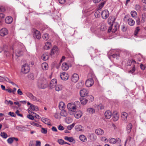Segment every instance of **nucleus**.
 Wrapping results in <instances>:
<instances>
[{
	"instance_id": "obj_1",
	"label": "nucleus",
	"mask_w": 146,
	"mask_h": 146,
	"mask_svg": "<svg viewBox=\"0 0 146 146\" xmlns=\"http://www.w3.org/2000/svg\"><path fill=\"white\" fill-rule=\"evenodd\" d=\"M106 29V28L104 26H97L93 25L90 28L91 32L94 33L99 37L101 36L102 34V33Z\"/></svg>"
},
{
	"instance_id": "obj_2",
	"label": "nucleus",
	"mask_w": 146,
	"mask_h": 146,
	"mask_svg": "<svg viewBox=\"0 0 146 146\" xmlns=\"http://www.w3.org/2000/svg\"><path fill=\"white\" fill-rule=\"evenodd\" d=\"M47 81L44 79H40L38 80L37 83V86L40 88L44 89L47 86Z\"/></svg>"
},
{
	"instance_id": "obj_3",
	"label": "nucleus",
	"mask_w": 146,
	"mask_h": 146,
	"mask_svg": "<svg viewBox=\"0 0 146 146\" xmlns=\"http://www.w3.org/2000/svg\"><path fill=\"white\" fill-rule=\"evenodd\" d=\"M32 31L33 33V36L34 38L38 39H39L40 38V33L39 31L35 29H32Z\"/></svg>"
},
{
	"instance_id": "obj_4",
	"label": "nucleus",
	"mask_w": 146,
	"mask_h": 146,
	"mask_svg": "<svg viewBox=\"0 0 146 146\" xmlns=\"http://www.w3.org/2000/svg\"><path fill=\"white\" fill-rule=\"evenodd\" d=\"M27 96L31 100L33 101L40 102V100L38 98H37L35 96H34L32 93L30 92H27L26 94Z\"/></svg>"
},
{
	"instance_id": "obj_5",
	"label": "nucleus",
	"mask_w": 146,
	"mask_h": 146,
	"mask_svg": "<svg viewBox=\"0 0 146 146\" xmlns=\"http://www.w3.org/2000/svg\"><path fill=\"white\" fill-rule=\"evenodd\" d=\"M30 70L29 66L27 64H24L22 67L21 71L22 72L25 74L28 73Z\"/></svg>"
},
{
	"instance_id": "obj_6",
	"label": "nucleus",
	"mask_w": 146,
	"mask_h": 146,
	"mask_svg": "<svg viewBox=\"0 0 146 146\" xmlns=\"http://www.w3.org/2000/svg\"><path fill=\"white\" fill-rule=\"evenodd\" d=\"M58 53V48L56 46H54L51 50L50 54L51 56L57 55Z\"/></svg>"
},
{
	"instance_id": "obj_7",
	"label": "nucleus",
	"mask_w": 146,
	"mask_h": 146,
	"mask_svg": "<svg viewBox=\"0 0 146 146\" xmlns=\"http://www.w3.org/2000/svg\"><path fill=\"white\" fill-rule=\"evenodd\" d=\"M67 108L68 110V113L71 115H73V103H69L67 105Z\"/></svg>"
},
{
	"instance_id": "obj_8",
	"label": "nucleus",
	"mask_w": 146,
	"mask_h": 146,
	"mask_svg": "<svg viewBox=\"0 0 146 146\" xmlns=\"http://www.w3.org/2000/svg\"><path fill=\"white\" fill-rule=\"evenodd\" d=\"M102 17L103 19H106L109 15V13L106 9L103 11L101 14Z\"/></svg>"
},
{
	"instance_id": "obj_9",
	"label": "nucleus",
	"mask_w": 146,
	"mask_h": 146,
	"mask_svg": "<svg viewBox=\"0 0 146 146\" xmlns=\"http://www.w3.org/2000/svg\"><path fill=\"white\" fill-rule=\"evenodd\" d=\"M94 84V81L92 78H90L87 80L86 82V86L88 87L91 86Z\"/></svg>"
},
{
	"instance_id": "obj_10",
	"label": "nucleus",
	"mask_w": 146,
	"mask_h": 146,
	"mask_svg": "<svg viewBox=\"0 0 146 146\" xmlns=\"http://www.w3.org/2000/svg\"><path fill=\"white\" fill-rule=\"evenodd\" d=\"M88 92L89 91L88 90L85 88H83L80 90V94L81 96L84 97L87 96L88 93Z\"/></svg>"
},
{
	"instance_id": "obj_11",
	"label": "nucleus",
	"mask_w": 146,
	"mask_h": 146,
	"mask_svg": "<svg viewBox=\"0 0 146 146\" xmlns=\"http://www.w3.org/2000/svg\"><path fill=\"white\" fill-rule=\"evenodd\" d=\"M8 30L5 28H3L0 30V35L4 36L7 35L8 34Z\"/></svg>"
},
{
	"instance_id": "obj_12",
	"label": "nucleus",
	"mask_w": 146,
	"mask_h": 146,
	"mask_svg": "<svg viewBox=\"0 0 146 146\" xmlns=\"http://www.w3.org/2000/svg\"><path fill=\"white\" fill-rule=\"evenodd\" d=\"M80 107V102L78 101H76L74 103V112L75 110H79Z\"/></svg>"
},
{
	"instance_id": "obj_13",
	"label": "nucleus",
	"mask_w": 146,
	"mask_h": 146,
	"mask_svg": "<svg viewBox=\"0 0 146 146\" xmlns=\"http://www.w3.org/2000/svg\"><path fill=\"white\" fill-rule=\"evenodd\" d=\"M88 137L92 141H95L96 139V135L92 133H89L88 135Z\"/></svg>"
},
{
	"instance_id": "obj_14",
	"label": "nucleus",
	"mask_w": 146,
	"mask_h": 146,
	"mask_svg": "<svg viewBox=\"0 0 146 146\" xmlns=\"http://www.w3.org/2000/svg\"><path fill=\"white\" fill-rule=\"evenodd\" d=\"M57 81L56 79H52L50 83V87L51 88H54L56 86Z\"/></svg>"
},
{
	"instance_id": "obj_15",
	"label": "nucleus",
	"mask_w": 146,
	"mask_h": 146,
	"mask_svg": "<svg viewBox=\"0 0 146 146\" xmlns=\"http://www.w3.org/2000/svg\"><path fill=\"white\" fill-rule=\"evenodd\" d=\"M60 76L62 80H67L68 78L67 74L65 72H63L62 73H61L60 75Z\"/></svg>"
},
{
	"instance_id": "obj_16",
	"label": "nucleus",
	"mask_w": 146,
	"mask_h": 146,
	"mask_svg": "<svg viewBox=\"0 0 146 146\" xmlns=\"http://www.w3.org/2000/svg\"><path fill=\"white\" fill-rule=\"evenodd\" d=\"M23 54V52L22 50L17 49L15 52V56L17 57H20Z\"/></svg>"
},
{
	"instance_id": "obj_17",
	"label": "nucleus",
	"mask_w": 146,
	"mask_h": 146,
	"mask_svg": "<svg viewBox=\"0 0 146 146\" xmlns=\"http://www.w3.org/2000/svg\"><path fill=\"white\" fill-rule=\"evenodd\" d=\"M113 30L112 32L115 33L117 31L119 27V25L116 23H114L112 25Z\"/></svg>"
},
{
	"instance_id": "obj_18",
	"label": "nucleus",
	"mask_w": 146,
	"mask_h": 146,
	"mask_svg": "<svg viewBox=\"0 0 146 146\" xmlns=\"http://www.w3.org/2000/svg\"><path fill=\"white\" fill-rule=\"evenodd\" d=\"M96 133L98 135H103L104 133V131L100 128L98 129L95 130Z\"/></svg>"
},
{
	"instance_id": "obj_19",
	"label": "nucleus",
	"mask_w": 146,
	"mask_h": 146,
	"mask_svg": "<svg viewBox=\"0 0 146 146\" xmlns=\"http://www.w3.org/2000/svg\"><path fill=\"white\" fill-rule=\"evenodd\" d=\"M104 115L106 118L109 119L111 117L112 115V113L110 111L107 110L104 113Z\"/></svg>"
},
{
	"instance_id": "obj_20",
	"label": "nucleus",
	"mask_w": 146,
	"mask_h": 146,
	"mask_svg": "<svg viewBox=\"0 0 146 146\" xmlns=\"http://www.w3.org/2000/svg\"><path fill=\"white\" fill-rule=\"evenodd\" d=\"M69 65L67 64L66 62L63 63L62 65V68L63 70L64 71H66L69 68Z\"/></svg>"
},
{
	"instance_id": "obj_21",
	"label": "nucleus",
	"mask_w": 146,
	"mask_h": 146,
	"mask_svg": "<svg viewBox=\"0 0 146 146\" xmlns=\"http://www.w3.org/2000/svg\"><path fill=\"white\" fill-rule=\"evenodd\" d=\"M41 120L45 124L48 125H51L50 124V120L49 119L46 118L42 117L41 119Z\"/></svg>"
},
{
	"instance_id": "obj_22",
	"label": "nucleus",
	"mask_w": 146,
	"mask_h": 146,
	"mask_svg": "<svg viewBox=\"0 0 146 146\" xmlns=\"http://www.w3.org/2000/svg\"><path fill=\"white\" fill-rule=\"evenodd\" d=\"M82 115V112L80 110L76 112L74 114L75 117L76 118H80Z\"/></svg>"
},
{
	"instance_id": "obj_23",
	"label": "nucleus",
	"mask_w": 146,
	"mask_h": 146,
	"mask_svg": "<svg viewBox=\"0 0 146 146\" xmlns=\"http://www.w3.org/2000/svg\"><path fill=\"white\" fill-rule=\"evenodd\" d=\"M13 21V19L10 16L7 17L5 19V23L8 24H11Z\"/></svg>"
},
{
	"instance_id": "obj_24",
	"label": "nucleus",
	"mask_w": 146,
	"mask_h": 146,
	"mask_svg": "<svg viewBox=\"0 0 146 146\" xmlns=\"http://www.w3.org/2000/svg\"><path fill=\"white\" fill-rule=\"evenodd\" d=\"M49 58V56L48 53H45L42 56V59L46 61L48 60Z\"/></svg>"
},
{
	"instance_id": "obj_25",
	"label": "nucleus",
	"mask_w": 146,
	"mask_h": 146,
	"mask_svg": "<svg viewBox=\"0 0 146 146\" xmlns=\"http://www.w3.org/2000/svg\"><path fill=\"white\" fill-rule=\"evenodd\" d=\"M58 107L60 110H63L65 107V104L62 102H60L59 104Z\"/></svg>"
},
{
	"instance_id": "obj_26",
	"label": "nucleus",
	"mask_w": 146,
	"mask_h": 146,
	"mask_svg": "<svg viewBox=\"0 0 146 146\" xmlns=\"http://www.w3.org/2000/svg\"><path fill=\"white\" fill-rule=\"evenodd\" d=\"M51 46V43L50 42H47L45 43V45L44 46V48L45 50H48L50 49Z\"/></svg>"
},
{
	"instance_id": "obj_27",
	"label": "nucleus",
	"mask_w": 146,
	"mask_h": 146,
	"mask_svg": "<svg viewBox=\"0 0 146 146\" xmlns=\"http://www.w3.org/2000/svg\"><path fill=\"white\" fill-rule=\"evenodd\" d=\"M75 129L77 131H84L83 130V127L80 125H78L75 126Z\"/></svg>"
},
{
	"instance_id": "obj_28",
	"label": "nucleus",
	"mask_w": 146,
	"mask_h": 146,
	"mask_svg": "<svg viewBox=\"0 0 146 146\" xmlns=\"http://www.w3.org/2000/svg\"><path fill=\"white\" fill-rule=\"evenodd\" d=\"M16 128L18 130L20 131H25V129L26 128V127L22 125H19L17 126Z\"/></svg>"
},
{
	"instance_id": "obj_29",
	"label": "nucleus",
	"mask_w": 146,
	"mask_h": 146,
	"mask_svg": "<svg viewBox=\"0 0 146 146\" xmlns=\"http://www.w3.org/2000/svg\"><path fill=\"white\" fill-rule=\"evenodd\" d=\"M132 127V125L131 123H129L127 126L126 129L127 132L129 133L131 132Z\"/></svg>"
},
{
	"instance_id": "obj_30",
	"label": "nucleus",
	"mask_w": 146,
	"mask_h": 146,
	"mask_svg": "<svg viewBox=\"0 0 146 146\" xmlns=\"http://www.w3.org/2000/svg\"><path fill=\"white\" fill-rule=\"evenodd\" d=\"M42 69L44 70H46L48 68V65L46 63H43L41 65Z\"/></svg>"
},
{
	"instance_id": "obj_31",
	"label": "nucleus",
	"mask_w": 146,
	"mask_h": 146,
	"mask_svg": "<svg viewBox=\"0 0 146 146\" xmlns=\"http://www.w3.org/2000/svg\"><path fill=\"white\" fill-rule=\"evenodd\" d=\"M87 111L91 114H92L95 113V110L92 108H90L87 109Z\"/></svg>"
},
{
	"instance_id": "obj_32",
	"label": "nucleus",
	"mask_w": 146,
	"mask_h": 146,
	"mask_svg": "<svg viewBox=\"0 0 146 146\" xmlns=\"http://www.w3.org/2000/svg\"><path fill=\"white\" fill-rule=\"evenodd\" d=\"M128 23L130 26H133L135 24V22L132 18H129L128 20Z\"/></svg>"
},
{
	"instance_id": "obj_33",
	"label": "nucleus",
	"mask_w": 146,
	"mask_h": 146,
	"mask_svg": "<svg viewBox=\"0 0 146 146\" xmlns=\"http://www.w3.org/2000/svg\"><path fill=\"white\" fill-rule=\"evenodd\" d=\"M81 103L83 105L86 104L88 102V100L86 98H82L80 99Z\"/></svg>"
},
{
	"instance_id": "obj_34",
	"label": "nucleus",
	"mask_w": 146,
	"mask_h": 146,
	"mask_svg": "<svg viewBox=\"0 0 146 146\" xmlns=\"http://www.w3.org/2000/svg\"><path fill=\"white\" fill-rule=\"evenodd\" d=\"M79 138L80 140L83 142H85L87 140L86 137L83 135H80L79 136Z\"/></svg>"
},
{
	"instance_id": "obj_35",
	"label": "nucleus",
	"mask_w": 146,
	"mask_h": 146,
	"mask_svg": "<svg viewBox=\"0 0 146 146\" xmlns=\"http://www.w3.org/2000/svg\"><path fill=\"white\" fill-rule=\"evenodd\" d=\"M119 118V116L117 113L113 112V119L114 121H117Z\"/></svg>"
},
{
	"instance_id": "obj_36",
	"label": "nucleus",
	"mask_w": 146,
	"mask_h": 146,
	"mask_svg": "<svg viewBox=\"0 0 146 146\" xmlns=\"http://www.w3.org/2000/svg\"><path fill=\"white\" fill-rule=\"evenodd\" d=\"M30 109L33 111H38V107L33 104H31L30 106Z\"/></svg>"
},
{
	"instance_id": "obj_37",
	"label": "nucleus",
	"mask_w": 146,
	"mask_h": 146,
	"mask_svg": "<svg viewBox=\"0 0 146 146\" xmlns=\"http://www.w3.org/2000/svg\"><path fill=\"white\" fill-rule=\"evenodd\" d=\"M79 80V76L76 73L74 74V82H76Z\"/></svg>"
},
{
	"instance_id": "obj_38",
	"label": "nucleus",
	"mask_w": 146,
	"mask_h": 146,
	"mask_svg": "<svg viewBox=\"0 0 146 146\" xmlns=\"http://www.w3.org/2000/svg\"><path fill=\"white\" fill-rule=\"evenodd\" d=\"M42 38L44 40H47L49 38V35L48 33H45L43 35Z\"/></svg>"
},
{
	"instance_id": "obj_39",
	"label": "nucleus",
	"mask_w": 146,
	"mask_h": 146,
	"mask_svg": "<svg viewBox=\"0 0 146 146\" xmlns=\"http://www.w3.org/2000/svg\"><path fill=\"white\" fill-rule=\"evenodd\" d=\"M127 114L125 112H123L121 114V118L123 120H125L127 118Z\"/></svg>"
},
{
	"instance_id": "obj_40",
	"label": "nucleus",
	"mask_w": 146,
	"mask_h": 146,
	"mask_svg": "<svg viewBox=\"0 0 146 146\" xmlns=\"http://www.w3.org/2000/svg\"><path fill=\"white\" fill-rule=\"evenodd\" d=\"M87 99L88 100L89 102H92L94 100L93 96L91 95H89L87 97Z\"/></svg>"
},
{
	"instance_id": "obj_41",
	"label": "nucleus",
	"mask_w": 146,
	"mask_h": 146,
	"mask_svg": "<svg viewBox=\"0 0 146 146\" xmlns=\"http://www.w3.org/2000/svg\"><path fill=\"white\" fill-rule=\"evenodd\" d=\"M16 90V89L14 88H13V90H12L11 89L9 88V89H6V91L9 92V93H13L14 94Z\"/></svg>"
},
{
	"instance_id": "obj_42",
	"label": "nucleus",
	"mask_w": 146,
	"mask_h": 146,
	"mask_svg": "<svg viewBox=\"0 0 146 146\" xmlns=\"http://www.w3.org/2000/svg\"><path fill=\"white\" fill-rule=\"evenodd\" d=\"M55 87L56 90L58 91L61 90L62 88V85L60 84L57 85Z\"/></svg>"
},
{
	"instance_id": "obj_43",
	"label": "nucleus",
	"mask_w": 146,
	"mask_h": 146,
	"mask_svg": "<svg viewBox=\"0 0 146 146\" xmlns=\"http://www.w3.org/2000/svg\"><path fill=\"white\" fill-rule=\"evenodd\" d=\"M131 16L133 18H136L137 16V14L136 12L135 11H132L131 12Z\"/></svg>"
},
{
	"instance_id": "obj_44",
	"label": "nucleus",
	"mask_w": 146,
	"mask_h": 146,
	"mask_svg": "<svg viewBox=\"0 0 146 146\" xmlns=\"http://www.w3.org/2000/svg\"><path fill=\"white\" fill-rule=\"evenodd\" d=\"M64 139L65 140L68 141L70 142H72L73 141V138L71 137L65 136L64 137Z\"/></svg>"
},
{
	"instance_id": "obj_45",
	"label": "nucleus",
	"mask_w": 146,
	"mask_h": 146,
	"mask_svg": "<svg viewBox=\"0 0 146 146\" xmlns=\"http://www.w3.org/2000/svg\"><path fill=\"white\" fill-rule=\"evenodd\" d=\"M0 135L4 139H6L8 137L7 135L4 132H1Z\"/></svg>"
},
{
	"instance_id": "obj_46",
	"label": "nucleus",
	"mask_w": 146,
	"mask_h": 146,
	"mask_svg": "<svg viewBox=\"0 0 146 146\" xmlns=\"http://www.w3.org/2000/svg\"><path fill=\"white\" fill-rule=\"evenodd\" d=\"M4 103L7 105H9V104L11 105H12L13 104V102L11 100L8 101L6 100H5Z\"/></svg>"
},
{
	"instance_id": "obj_47",
	"label": "nucleus",
	"mask_w": 146,
	"mask_h": 146,
	"mask_svg": "<svg viewBox=\"0 0 146 146\" xmlns=\"http://www.w3.org/2000/svg\"><path fill=\"white\" fill-rule=\"evenodd\" d=\"M116 139L113 138H110L109 139V142L110 143L113 144H114L116 143Z\"/></svg>"
},
{
	"instance_id": "obj_48",
	"label": "nucleus",
	"mask_w": 146,
	"mask_h": 146,
	"mask_svg": "<svg viewBox=\"0 0 146 146\" xmlns=\"http://www.w3.org/2000/svg\"><path fill=\"white\" fill-rule=\"evenodd\" d=\"M62 111L61 112V115L64 117H66L67 115V113L66 111L65 110H62Z\"/></svg>"
},
{
	"instance_id": "obj_49",
	"label": "nucleus",
	"mask_w": 146,
	"mask_h": 146,
	"mask_svg": "<svg viewBox=\"0 0 146 146\" xmlns=\"http://www.w3.org/2000/svg\"><path fill=\"white\" fill-rule=\"evenodd\" d=\"M83 83L82 82H79L76 85V88L78 89H80L82 88L83 86Z\"/></svg>"
},
{
	"instance_id": "obj_50",
	"label": "nucleus",
	"mask_w": 146,
	"mask_h": 146,
	"mask_svg": "<svg viewBox=\"0 0 146 146\" xmlns=\"http://www.w3.org/2000/svg\"><path fill=\"white\" fill-rule=\"evenodd\" d=\"M31 124L33 125H35L36 127H41V126L38 124L37 123H36L35 122H34L33 121H31L30 122Z\"/></svg>"
},
{
	"instance_id": "obj_51",
	"label": "nucleus",
	"mask_w": 146,
	"mask_h": 146,
	"mask_svg": "<svg viewBox=\"0 0 146 146\" xmlns=\"http://www.w3.org/2000/svg\"><path fill=\"white\" fill-rule=\"evenodd\" d=\"M131 137L130 136H128L127 138L126 139L124 144V146H125L126 143L127 142H129L131 141Z\"/></svg>"
},
{
	"instance_id": "obj_52",
	"label": "nucleus",
	"mask_w": 146,
	"mask_h": 146,
	"mask_svg": "<svg viewBox=\"0 0 146 146\" xmlns=\"http://www.w3.org/2000/svg\"><path fill=\"white\" fill-rule=\"evenodd\" d=\"M142 17L141 20V22L143 23L145 21V19H146V15L145 14H143L142 15Z\"/></svg>"
},
{
	"instance_id": "obj_53",
	"label": "nucleus",
	"mask_w": 146,
	"mask_h": 146,
	"mask_svg": "<svg viewBox=\"0 0 146 146\" xmlns=\"http://www.w3.org/2000/svg\"><path fill=\"white\" fill-rule=\"evenodd\" d=\"M28 78L30 80H33L34 78L33 74V73L29 74L28 75Z\"/></svg>"
},
{
	"instance_id": "obj_54",
	"label": "nucleus",
	"mask_w": 146,
	"mask_h": 146,
	"mask_svg": "<svg viewBox=\"0 0 146 146\" xmlns=\"http://www.w3.org/2000/svg\"><path fill=\"white\" fill-rule=\"evenodd\" d=\"M105 3V2H103L101 4H100L99 5V10L101 9L104 6V5Z\"/></svg>"
},
{
	"instance_id": "obj_55",
	"label": "nucleus",
	"mask_w": 146,
	"mask_h": 146,
	"mask_svg": "<svg viewBox=\"0 0 146 146\" xmlns=\"http://www.w3.org/2000/svg\"><path fill=\"white\" fill-rule=\"evenodd\" d=\"M116 143L118 144L119 146H121V145L120 144V143H121V140L119 138H116Z\"/></svg>"
},
{
	"instance_id": "obj_56",
	"label": "nucleus",
	"mask_w": 146,
	"mask_h": 146,
	"mask_svg": "<svg viewBox=\"0 0 146 146\" xmlns=\"http://www.w3.org/2000/svg\"><path fill=\"white\" fill-rule=\"evenodd\" d=\"M7 141L8 143L9 144H11L13 141V138H9L7 140Z\"/></svg>"
},
{
	"instance_id": "obj_57",
	"label": "nucleus",
	"mask_w": 146,
	"mask_h": 146,
	"mask_svg": "<svg viewBox=\"0 0 146 146\" xmlns=\"http://www.w3.org/2000/svg\"><path fill=\"white\" fill-rule=\"evenodd\" d=\"M112 56L113 58L117 59L119 57V53L113 54Z\"/></svg>"
},
{
	"instance_id": "obj_58",
	"label": "nucleus",
	"mask_w": 146,
	"mask_h": 146,
	"mask_svg": "<svg viewBox=\"0 0 146 146\" xmlns=\"http://www.w3.org/2000/svg\"><path fill=\"white\" fill-rule=\"evenodd\" d=\"M135 9L137 11H139L141 9V6L139 5H136L135 6Z\"/></svg>"
},
{
	"instance_id": "obj_59",
	"label": "nucleus",
	"mask_w": 146,
	"mask_h": 146,
	"mask_svg": "<svg viewBox=\"0 0 146 146\" xmlns=\"http://www.w3.org/2000/svg\"><path fill=\"white\" fill-rule=\"evenodd\" d=\"M140 30L139 29L138 27H137L136 28V29L134 33V35L135 36H136L137 34L138 33L139 31Z\"/></svg>"
},
{
	"instance_id": "obj_60",
	"label": "nucleus",
	"mask_w": 146,
	"mask_h": 146,
	"mask_svg": "<svg viewBox=\"0 0 146 146\" xmlns=\"http://www.w3.org/2000/svg\"><path fill=\"white\" fill-rule=\"evenodd\" d=\"M135 66L133 65L132 68L129 72V73H133L135 71Z\"/></svg>"
},
{
	"instance_id": "obj_61",
	"label": "nucleus",
	"mask_w": 146,
	"mask_h": 146,
	"mask_svg": "<svg viewBox=\"0 0 146 146\" xmlns=\"http://www.w3.org/2000/svg\"><path fill=\"white\" fill-rule=\"evenodd\" d=\"M7 79L6 78V77L5 78L2 77L1 76H0V82H4L5 81H7Z\"/></svg>"
},
{
	"instance_id": "obj_62",
	"label": "nucleus",
	"mask_w": 146,
	"mask_h": 146,
	"mask_svg": "<svg viewBox=\"0 0 146 146\" xmlns=\"http://www.w3.org/2000/svg\"><path fill=\"white\" fill-rule=\"evenodd\" d=\"M5 11V9L3 6L0 5V11L4 12Z\"/></svg>"
},
{
	"instance_id": "obj_63",
	"label": "nucleus",
	"mask_w": 146,
	"mask_h": 146,
	"mask_svg": "<svg viewBox=\"0 0 146 146\" xmlns=\"http://www.w3.org/2000/svg\"><path fill=\"white\" fill-rule=\"evenodd\" d=\"M4 53L6 56H9L10 55V52L7 50L4 51Z\"/></svg>"
},
{
	"instance_id": "obj_64",
	"label": "nucleus",
	"mask_w": 146,
	"mask_h": 146,
	"mask_svg": "<svg viewBox=\"0 0 146 146\" xmlns=\"http://www.w3.org/2000/svg\"><path fill=\"white\" fill-rule=\"evenodd\" d=\"M58 142L61 145L64 144V141L62 139H60L58 140Z\"/></svg>"
}]
</instances>
